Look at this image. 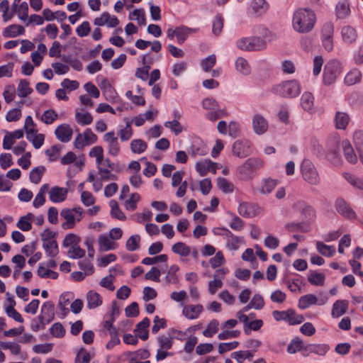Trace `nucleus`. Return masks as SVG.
<instances>
[{"label": "nucleus", "instance_id": "obj_1", "mask_svg": "<svg viewBox=\"0 0 363 363\" xmlns=\"http://www.w3.org/2000/svg\"><path fill=\"white\" fill-rule=\"evenodd\" d=\"M316 21V16L310 9H298L295 11L292 26L294 29L301 33H308L312 30Z\"/></svg>", "mask_w": 363, "mask_h": 363}, {"label": "nucleus", "instance_id": "obj_2", "mask_svg": "<svg viewBox=\"0 0 363 363\" xmlns=\"http://www.w3.org/2000/svg\"><path fill=\"white\" fill-rule=\"evenodd\" d=\"M301 91L300 82L296 79L286 80L274 86L272 91L281 96L294 98L298 96Z\"/></svg>", "mask_w": 363, "mask_h": 363}, {"label": "nucleus", "instance_id": "obj_3", "mask_svg": "<svg viewBox=\"0 0 363 363\" xmlns=\"http://www.w3.org/2000/svg\"><path fill=\"white\" fill-rule=\"evenodd\" d=\"M264 165V162L258 157H250L238 167V177L242 180H248L252 179L255 173L261 169Z\"/></svg>", "mask_w": 363, "mask_h": 363}, {"label": "nucleus", "instance_id": "obj_4", "mask_svg": "<svg viewBox=\"0 0 363 363\" xmlns=\"http://www.w3.org/2000/svg\"><path fill=\"white\" fill-rule=\"evenodd\" d=\"M341 65L338 61L333 60L328 62L324 69L323 76V84L325 85L333 84L337 75L341 72Z\"/></svg>", "mask_w": 363, "mask_h": 363}, {"label": "nucleus", "instance_id": "obj_5", "mask_svg": "<svg viewBox=\"0 0 363 363\" xmlns=\"http://www.w3.org/2000/svg\"><path fill=\"white\" fill-rule=\"evenodd\" d=\"M333 32L334 26L331 22H326L323 25L322 33V43L323 48L330 52L333 48Z\"/></svg>", "mask_w": 363, "mask_h": 363}, {"label": "nucleus", "instance_id": "obj_6", "mask_svg": "<svg viewBox=\"0 0 363 363\" xmlns=\"http://www.w3.org/2000/svg\"><path fill=\"white\" fill-rule=\"evenodd\" d=\"M335 208L339 214L348 220H354L357 218L356 213L342 198H337L335 200Z\"/></svg>", "mask_w": 363, "mask_h": 363}, {"label": "nucleus", "instance_id": "obj_7", "mask_svg": "<svg viewBox=\"0 0 363 363\" xmlns=\"http://www.w3.org/2000/svg\"><path fill=\"white\" fill-rule=\"evenodd\" d=\"M233 153L240 158L246 157L252 153L250 143L248 140H236L233 145Z\"/></svg>", "mask_w": 363, "mask_h": 363}, {"label": "nucleus", "instance_id": "obj_8", "mask_svg": "<svg viewBox=\"0 0 363 363\" xmlns=\"http://www.w3.org/2000/svg\"><path fill=\"white\" fill-rule=\"evenodd\" d=\"M104 140L108 143V151L111 155L116 156L120 151L118 138L113 131L108 132L104 135Z\"/></svg>", "mask_w": 363, "mask_h": 363}, {"label": "nucleus", "instance_id": "obj_9", "mask_svg": "<svg viewBox=\"0 0 363 363\" xmlns=\"http://www.w3.org/2000/svg\"><path fill=\"white\" fill-rule=\"evenodd\" d=\"M55 134L60 141L67 143L72 139L73 130L69 125L64 123L57 127Z\"/></svg>", "mask_w": 363, "mask_h": 363}, {"label": "nucleus", "instance_id": "obj_10", "mask_svg": "<svg viewBox=\"0 0 363 363\" xmlns=\"http://www.w3.org/2000/svg\"><path fill=\"white\" fill-rule=\"evenodd\" d=\"M252 127L256 134L262 135L267 130V121L262 115L255 114L252 118Z\"/></svg>", "mask_w": 363, "mask_h": 363}, {"label": "nucleus", "instance_id": "obj_11", "mask_svg": "<svg viewBox=\"0 0 363 363\" xmlns=\"http://www.w3.org/2000/svg\"><path fill=\"white\" fill-rule=\"evenodd\" d=\"M349 306L348 301L337 300L332 307L331 315L333 318H337L343 315L347 311Z\"/></svg>", "mask_w": 363, "mask_h": 363}, {"label": "nucleus", "instance_id": "obj_12", "mask_svg": "<svg viewBox=\"0 0 363 363\" xmlns=\"http://www.w3.org/2000/svg\"><path fill=\"white\" fill-rule=\"evenodd\" d=\"M67 189L59 186H54L49 192L50 200L53 203L64 201L67 198Z\"/></svg>", "mask_w": 363, "mask_h": 363}, {"label": "nucleus", "instance_id": "obj_13", "mask_svg": "<svg viewBox=\"0 0 363 363\" xmlns=\"http://www.w3.org/2000/svg\"><path fill=\"white\" fill-rule=\"evenodd\" d=\"M350 3L347 0H341L337 2L335 7V14L337 18L345 19L350 14Z\"/></svg>", "mask_w": 363, "mask_h": 363}, {"label": "nucleus", "instance_id": "obj_14", "mask_svg": "<svg viewBox=\"0 0 363 363\" xmlns=\"http://www.w3.org/2000/svg\"><path fill=\"white\" fill-rule=\"evenodd\" d=\"M341 145L347 161L351 164H355L357 162V157L350 141L347 140H343Z\"/></svg>", "mask_w": 363, "mask_h": 363}, {"label": "nucleus", "instance_id": "obj_15", "mask_svg": "<svg viewBox=\"0 0 363 363\" xmlns=\"http://www.w3.org/2000/svg\"><path fill=\"white\" fill-rule=\"evenodd\" d=\"M202 311L203 306L201 304L189 305L184 307L183 314L188 319H195L198 318Z\"/></svg>", "mask_w": 363, "mask_h": 363}, {"label": "nucleus", "instance_id": "obj_16", "mask_svg": "<svg viewBox=\"0 0 363 363\" xmlns=\"http://www.w3.org/2000/svg\"><path fill=\"white\" fill-rule=\"evenodd\" d=\"M25 33L23 26L21 25L12 24L5 28L3 30V35L5 38H15L23 35Z\"/></svg>", "mask_w": 363, "mask_h": 363}, {"label": "nucleus", "instance_id": "obj_17", "mask_svg": "<svg viewBox=\"0 0 363 363\" xmlns=\"http://www.w3.org/2000/svg\"><path fill=\"white\" fill-rule=\"evenodd\" d=\"M341 35L343 41L346 43H352L356 40L357 37L356 30L350 26L342 27Z\"/></svg>", "mask_w": 363, "mask_h": 363}, {"label": "nucleus", "instance_id": "obj_18", "mask_svg": "<svg viewBox=\"0 0 363 363\" xmlns=\"http://www.w3.org/2000/svg\"><path fill=\"white\" fill-rule=\"evenodd\" d=\"M87 306L89 308H96L102 304L101 296L94 291H89L86 295Z\"/></svg>", "mask_w": 363, "mask_h": 363}, {"label": "nucleus", "instance_id": "obj_19", "mask_svg": "<svg viewBox=\"0 0 363 363\" xmlns=\"http://www.w3.org/2000/svg\"><path fill=\"white\" fill-rule=\"evenodd\" d=\"M350 118L345 112L337 111L335 117V128L340 130H345L349 122Z\"/></svg>", "mask_w": 363, "mask_h": 363}, {"label": "nucleus", "instance_id": "obj_20", "mask_svg": "<svg viewBox=\"0 0 363 363\" xmlns=\"http://www.w3.org/2000/svg\"><path fill=\"white\" fill-rule=\"evenodd\" d=\"M249 50L247 51H259L264 50L267 46L266 41L260 37L249 38Z\"/></svg>", "mask_w": 363, "mask_h": 363}, {"label": "nucleus", "instance_id": "obj_21", "mask_svg": "<svg viewBox=\"0 0 363 363\" xmlns=\"http://www.w3.org/2000/svg\"><path fill=\"white\" fill-rule=\"evenodd\" d=\"M238 213L243 217H253L256 215L255 206L250 203H242L238 207Z\"/></svg>", "mask_w": 363, "mask_h": 363}, {"label": "nucleus", "instance_id": "obj_22", "mask_svg": "<svg viewBox=\"0 0 363 363\" xmlns=\"http://www.w3.org/2000/svg\"><path fill=\"white\" fill-rule=\"evenodd\" d=\"M362 79V73L357 69L350 71L345 76L344 82L347 86H352L359 83Z\"/></svg>", "mask_w": 363, "mask_h": 363}, {"label": "nucleus", "instance_id": "obj_23", "mask_svg": "<svg viewBox=\"0 0 363 363\" xmlns=\"http://www.w3.org/2000/svg\"><path fill=\"white\" fill-rule=\"evenodd\" d=\"M111 207V216L119 220H125L126 216L124 213L120 209L118 202L116 200H111L109 202Z\"/></svg>", "mask_w": 363, "mask_h": 363}, {"label": "nucleus", "instance_id": "obj_24", "mask_svg": "<svg viewBox=\"0 0 363 363\" xmlns=\"http://www.w3.org/2000/svg\"><path fill=\"white\" fill-rule=\"evenodd\" d=\"M255 351L256 350H240L231 353L230 356L233 359H235L238 363H241L242 362V359H248L249 361H252Z\"/></svg>", "mask_w": 363, "mask_h": 363}, {"label": "nucleus", "instance_id": "obj_25", "mask_svg": "<svg viewBox=\"0 0 363 363\" xmlns=\"http://www.w3.org/2000/svg\"><path fill=\"white\" fill-rule=\"evenodd\" d=\"M314 104V96L308 91L304 92L301 98V104L305 111H310L312 110Z\"/></svg>", "mask_w": 363, "mask_h": 363}, {"label": "nucleus", "instance_id": "obj_26", "mask_svg": "<svg viewBox=\"0 0 363 363\" xmlns=\"http://www.w3.org/2000/svg\"><path fill=\"white\" fill-rule=\"evenodd\" d=\"M55 305L51 301L45 302L41 308V313L47 316V323H50L55 318L54 312Z\"/></svg>", "mask_w": 363, "mask_h": 363}, {"label": "nucleus", "instance_id": "obj_27", "mask_svg": "<svg viewBox=\"0 0 363 363\" xmlns=\"http://www.w3.org/2000/svg\"><path fill=\"white\" fill-rule=\"evenodd\" d=\"M196 31L195 29L189 28L186 26H179L176 28L177 40L179 45L184 43L189 35L192 32Z\"/></svg>", "mask_w": 363, "mask_h": 363}, {"label": "nucleus", "instance_id": "obj_28", "mask_svg": "<svg viewBox=\"0 0 363 363\" xmlns=\"http://www.w3.org/2000/svg\"><path fill=\"white\" fill-rule=\"evenodd\" d=\"M46 169L44 166H38L31 169L29 174L30 181L33 184L40 183Z\"/></svg>", "mask_w": 363, "mask_h": 363}, {"label": "nucleus", "instance_id": "obj_29", "mask_svg": "<svg viewBox=\"0 0 363 363\" xmlns=\"http://www.w3.org/2000/svg\"><path fill=\"white\" fill-rule=\"evenodd\" d=\"M43 247L44 248L47 256L49 257H55L58 254V245L56 240H50V242H43Z\"/></svg>", "mask_w": 363, "mask_h": 363}, {"label": "nucleus", "instance_id": "obj_30", "mask_svg": "<svg viewBox=\"0 0 363 363\" xmlns=\"http://www.w3.org/2000/svg\"><path fill=\"white\" fill-rule=\"evenodd\" d=\"M317 297L313 294H307L301 296L298 301V307L301 309H306L311 305L315 304L317 302Z\"/></svg>", "mask_w": 363, "mask_h": 363}, {"label": "nucleus", "instance_id": "obj_31", "mask_svg": "<svg viewBox=\"0 0 363 363\" xmlns=\"http://www.w3.org/2000/svg\"><path fill=\"white\" fill-rule=\"evenodd\" d=\"M99 245L101 251H108L115 250L117 244L111 242L106 235H100L99 238Z\"/></svg>", "mask_w": 363, "mask_h": 363}, {"label": "nucleus", "instance_id": "obj_32", "mask_svg": "<svg viewBox=\"0 0 363 363\" xmlns=\"http://www.w3.org/2000/svg\"><path fill=\"white\" fill-rule=\"evenodd\" d=\"M172 250L174 253L183 257H186L191 253L190 247L182 242L175 243L172 247Z\"/></svg>", "mask_w": 363, "mask_h": 363}, {"label": "nucleus", "instance_id": "obj_33", "mask_svg": "<svg viewBox=\"0 0 363 363\" xmlns=\"http://www.w3.org/2000/svg\"><path fill=\"white\" fill-rule=\"evenodd\" d=\"M286 315H288L286 322L289 323V325H298L304 320L303 315L297 314L296 311L291 308L286 310Z\"/></svg>", "mask_w": 363, "mask_h": 363}, {"label": "nucleus", "instance_id": "obj_34", "mask_svg": "<svg viewBox=\"0 0 363 363\" xmlns=\"http://www.w3.org/2000/svg\"><path fill=\"white\" fill-rule=\"evenodd\" d=\"M236 69L244 75H247L250 73V67L247 61L242 57H238L235 61Z\"/></svg>", "mask_w": 363, "mask_h": 363}, {"label": "nucleus", "instance_id": "obj_35", "mask_svg": "<svg viewBox=\"0 0 363 363\" xmlns=\"http://www.w3.org/2000/svg\"><path fill=\"white\" fill-rule=\"evenodd\" d=\"M17 91L19 97L24 98L29 95L33 89L30 88L28 82L21 79L18 84Z\"/></svg>", "mask_w": 363, "mask_h": 363}, {"label": "nucleus", "instance_id": "obj_36", "mask_svg": "<svg viewBox=\"0 0 363 363\" xmlns=\"http://www.w3.org/2000/svg\"><path fill=\"white\" fill-rule=\"evenodd\" d=\"M140 237L139 235H131L127 240L125 247L127 250L133 252L139 249Z\"/></svg>", "mask_w": 363, "mask_h": 363}, {"label": "nucleus", "instance_id": "obj_37", "mask_svg": "<svg viewBox=\"0 0 363 363\" xmlns=\"http://www.w3.org/2000/svg\"><path fill=\"white\" fill-rule=\"evenodd\" d=\"M343 177L347 180V182H348L354 187H356L359 189H363L362 178L357 177L348 172L344 173Z\"/></svg>", "mask_w": 363, "mask_h": 363}, {"label": "nucleus", "instance_id": "obj_38", "mask_svg": "<svg viewBox=\"0 0 363 363\" xmlns=\"http://www.w3.org/2000/svg\"><path fill=\"white\" fill-rule=\"evenodd\" d=\"M147 147V143L140 139L133 140L130 143V149L134 153L140 154L145 152Z\"/></svg>", "mask_w": 363, "mask_h": 363}, {"label": "nucleus", "instance_id": "obj_39", "mask_svg": "<svg viewBox=\"0 0 363 363\" xmlns=\"http://www.w3.org/2000/svg\"><path fill=\"white\" fill-rule=\"evenodd\" d=\"M223 23L224 19L220 14H218L214 17L212 24V32L215 35L218 36L220 34L223 28Z\"/></svg>", "mask_w": 363, "mask_h": 363}, {"label": "nucleus", "instance_id": "obj_40", "mask_svg": "<svg viewBox=\"0 0 363 363\" xmlns=\"http://www.w3.org/2000/svg\"><path fill=\"white\" fill-rule=\"evenodd\" d=\"M340 138L338 135H335L330 137L327 142V152L340 151Z\"/></svg>", "mask_w": 363, "mask_h": 363}, {"label": "nucleus", "instance_id": "obj_41", "mask_svg": "<svg viewBox=\"0 0 363 363\" xmlns=\"http://www.w3.org/2000/svg\"><path fill=\"white\" fill-rule=\"evenodd\" d=\"M67 255L72 259L82 258L85 255V250L82 249L78 244L74 245L69 249Z\"/></svg>", "mask_w": 363, "mask_h": 363}, {"label": "nucleus", "instance_id": "obj_42", "mask_svg": "<svg viewBox=\"0 0 363 363\" xmlns=\"http://www.w3.org/2000/svg\"><path fill=\"white\" fill-rule=\"evenodd\" d=\"M217 185L224 193H231L233 191V184L225 178L218 177L217 179Z\"/></svg>", "mask_w": 363, "mask_h": 363}, {"label": "nucleus", "instance_id": "obj_43", "mask_svg": "<svg viewBox=\"0 0 363 363\" xmlns=\"http://www.w3.org/2000/svg\"><path fill=\"white\" fill-rule=\"evenodd\" d=\"M353 141L357 151L361 155L363 152V130H356L353 134Z\"/></svg>", "mask_w": 363, "mask_h": 363}, {"label": "nucleus", "instance_id": "obj_44", "mask_svg": "<svg viewBox=\"0 0 363 363\" xmlns=\"http://www.w3.org/2000/svg\"><path fill=\"white\" fill-rule=\"evenodd\" d=\"M38 275L41 278H51L56 279L58 277V273L50 269H46L45 267L40 264L38 269Z\"/></svg>", "mask_w": 363, "mask_h": 363}, {"label": "nucleus", "instance_id": "obj_45", "mask_svg": "<svg viewBox=\"0 0 363 363\" xmlns=\"http://www.w3.org/2000/svg\"><path fill=\"white\" fill-rule=\"evenodd\" d=\"M219 323L217 320H212L208 325L207 328L203 331L205 337H211L218 330Z\"/></svg>", "mask_w": 363, "mask_h": 363}, {"label": "nucleus", "instance_id": "obj_46", "mask_svg": "<svg viewBox=\"0 0 363 363\" xmlns=\"http://www.w3.org/2000/svg\"><path fill=\"white\" fill-rule=\"evenodd\" d=\"M65 332L66 330L62 326V323L58 322L54 323L50 328V334L52 336L58 338L63 337L65 335Z\"/></svg>", "mask_w": 363, "mask_h": 363}, {"label": "nucleus", "instance_id": "obj_47", "mask_svg": "<svg viewBox=\"0 0 363 363\" xmlns=\"http://www.w3.org/2000/svg\"><path fill=\"white\" fill-rule=\"evenodd\" d=\"M58 117V114L53 109L45 111L42 116L41 121L45 124H52Z\"/></svg>", "mask_w": 363, "mask_h": 363}, {"label": "nucleus", "instance_id": "obj_48", "mask_svg": "<svg viewBox=\"0 0 363 363\" xmlns=\"http://www.w3.org/2000/svg\"><path fill=\"white\" fill-rule=\"evenodd\" d=\"M269 7L268 4L265 0H253L252 3V8L255 13L261 14L264 13Z\"/></svg>", "mask_w": 363, "mask_h": 363}, {"label": "nucleus", "instance_id": "obj_49", "mask_svg": "<svg viewBox=\"0 0 363 363\" xmlns=\"http://www.w3.org/2000/svg\"><path fill=\"white\" fill-rule=\"evenodd\" d=\"M263 325V321L262 320H255L249 321V323L246 326H243L244 332L246 335H250L252 330L257 331Z\"/></svg>", "mask_w": 363, "mask_h": 363}, {"label": "nucleus", "instance_id": "obj_50", "mask_svg": "<svg viewBox=\"0 0 363 363\" xmlns=\"http://www.w3.org/2000/svg\"><path fill=\"white\" fill-rule=\"evenodd\" d=\"M277 180L272 179H264L262 181V192L264 194H269L277 186Z\"/></svg>", "mask_w": 363, "mask_h": 363}, {"label": "nucleus", "instance_id": "obj_51", "mask_svg": "<svg viewBox=\"0 0 363 363\" xmlns=\"http://www.w3.org/2000/svg\"><path fill=\"white\" fill-rule=\"evenodd\" d=\"M179 268L177 265H176V264L172 265L167 272V274L165 277V280L168 283H173V284L177 283L178 277L177 275V272L179 271Z\"/></svg>", "mask_w": 363, "mask_h": 363}, {"label": "nucleus", "instance_id": "obj_52", "mask_svg": "<svg viewBox=\"0 0 363 363\" xmlns=\"http://www.w3.org/2000/svg\"><path fill=\"white\" fill-rule=\"evenodd\" d=\"M303 347V342L299 337L294 338L287 347V352L289 354H294L300 351Z\"/></svg>", "mask_w": 363, "mask_h": 363}, {"label": "nucleus", "instance_id": "obj_53", "mask_svg": "<svg viewBox=\"0 0 363 363\" xmlns=\"http://www.w3.org/2000/svg\"><path fill=\"white\" fill-rule=\"evenodd\" d=\"M76 121L82 125L91 124L93 121V117L89 113H82L77 112L75 115Z\"/></svg>", "mask_w": 363, "mask_h": 363}, {"label": "nucleus", "instance_id": "obj_54", "mask_svg": "<svg viewBox=\"0 0 363 363\" xmlns=\"http://www.w3.org/2000/svg\"><path fill=\"white\" fill-rule=\"evenodd\" d=\"M301 171L303 179H309L308 173L315 172V166L309 160L305 159L301 164Z\"/></svg>", "mask_w": 363, "mask_h": 363}, {"label": "nucleus", "instance_id": "obj_55", "mask_svg": "<svg viewBox=\"0 0 363 363\" xmlns=\"http://www.w3.org/2000/svg\"><path fill=\"white\" fill-rule=\"evenodd\" d=\"M167 259V255L162 254L154 257H145L142 260V264L145 265H152L158 262H166Z\"/></svg>", "mask_w": 363, "mask_h": 363}, {"label": "nucleus", "instance_id": "obj_56", "mask_svg": "<svg viewBox=\"0 0 363 363\" xmlns=\"http://www.w3.org/2000/svg\"><path fill=\"white\" fill-rule=\"evenodd\" d=\"M17 13L18 18L22 21H26L28 17V6L26 1L22 2L18 9L13 11Z\"/></svg>", "mask_w": 363, "mask_h": 363}, {"label": "nucleus", "instance_id": "obj_57", "mask_svg": "<svg viewBox=\"0 0 363 363\" xmlns=\"http://www.w3.org/2000/svg\"><path fill=\"white\" fill-rule=\"evenodd\" d=\"M217 277L218 275L214 274V280L209 281L208 282V291L211 294H216V291L223 286L221 279H217Z\"/></svg>", "mask_w": 363, "mask_h": 363}, {"label": "nucleus", "instance_id": "obj_58", "mask_svg": "<svg viewBox=\"0 0 363 363\" xmlns=\"http://www.w3.org/2000/svg\"><path fill=\"white\" fill-rule=\"evenodd\" d=\"M319 253L326 257H332L335 253V247L319 242Z\"/></svg>", "mask_w": 363, "mask_h": 363}, {"label": "nucleus", "instance_id": "obj_59", "mask_svg": "<svg viewBox=\"0 0 363 363\" xmlns=\"http://www.w3.org/2000/svg\"><path fill=\"white\" fill-rule=\"evenodd\" d=\"M140 199V196L138 193L131 194L130 197L125 202L126 208L130 211H134L136 209V202H138Z\"/></svg>", "mask_w": 363, "mask_h": 363}, {"label": "nucleus", "instance_id": "obj_60", "mask_svg": "<svg viewBox=\"0 0 363 363\" xmlns=\"http://www.w3.org/2000/svg\"><path fill=\"white\" fill-rule=\"evenodd\" d=\"M90 360L89 353L84 348H81L77 354L75 363H89Z\"/></svg>", "mask_w": 363, "mask_h": 363}, {"label": "nucleus", "instance_id": "obj_61", "mask_svg": "<svg viewBox=\"0 0 363 363\" xmlns=\"http://www.w3.org/2000/svg\"><path fill=\"white\" fill-rule=\"evenodd\" d=\"M209 263L213 269L225 263V258L222 252L218 251L216 252V255L210 259Z\"/></svg>", "mask_w": 363, "mask_h": 363}, {"label": "nucleus", "instance_id": "obj_62", "mask_svg": "<svg viewBox=\"0 0 363 363\" xmlns=\"http://www.w3.org/2000/svg\"><path fill=\"white\" fill-rule=\"evenodd\" d=\"M157 342L160 349L169 350L172 347V340L171 337L160 335L157 337Z\"/></svg>", "mask_w": 363, "mask_h": 363}, {"label": "nucleus", "instance_id": "obj_63", "mask_svg": "<svg viewBox=\"0 0 363 363\" xmlns=\"http://www.w3.org/2000/svg\"><path fill=\"white\" fill-rule=\"evenodd\" d=\"M326 157L335 166H340L342 163L340 151L328 152Z\"/></svg>", "mask_w": 363, "mask_h": 363}, {"label": "nucleus", "instance_id": "obj_64", "mask_svg": "<svg viewBox=\"0 0 363 363\" xmlns=\"http://www.w3.org/2000/svg\"><path fill=\"white\" fill-rule=\"evenodd\" d=\"M216 57L215 55H211L201 61V66L205 72H208L215 65Z\"/></svg>", "mask_w": 363, "mask_h": 363}]
</instances>
